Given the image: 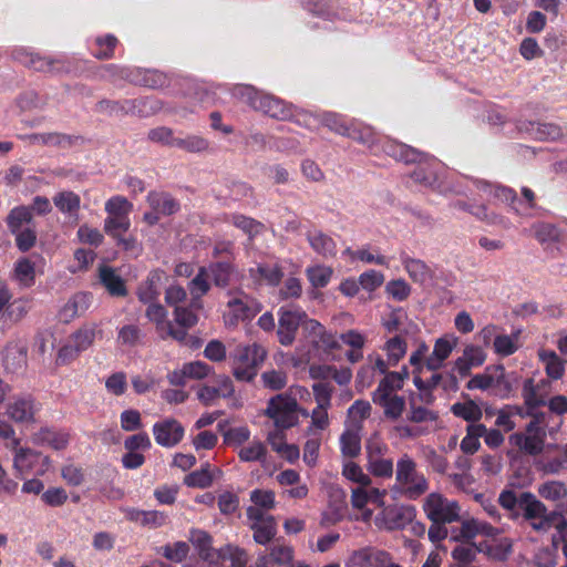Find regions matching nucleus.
Listing matches in <instances>:
<instances>
[{
    "label": "nucleus",
    "mask_w": 567,
    "mask_h": 567,
    "mask_svg": "<svg viewBox=\"0 0 567 567\" xmlns=\"http://www.w3.org/2000/svg\"><path fill=\"white\" fill-rule=\"evenodd\" d=\"M341 452L343 456L354 458L361 452V440L357 432L347 430L340 437Z\"/></svg>",
    "instance_id": "nucleus-43"
},
{
    "label": "nucleus",
    "mask_w": 567,
    "mask_h": 567,
    "mask_svg": "<svg viewBox=\"0 0 567 567\" xmlns=\"http://www.w3.org/2000/svg\"><path fill=\"white\" fill-rule=\"evenodd\" d=\"M227 307L231 310L236 322L254 318L261 309L259 302L255 301L243 291H237L236 296L228 300Z\"/></svg>",
    "instance_id": "nucleus-17"
},
{
    "label": "nucleus",
    "mask_w": 567,
    "mask_h": 567,
    "mask_svg": "<svg viewBox=\"0 0 567 567\" xmlns=\"http://www.w3.org/2000/svg\"><path fill=\"white\" fill-rule=\"evenodd\" d=\"M462 395L464 399H466L465 402L454 403L451 406L452 413L455 416L465 420L466 422H470V423L478 422L483 415L482 409L467 394H462Z\"/></svg>",
    "instance_id": "nucleus-30"
},
{
    "label": "nucleus",
    "mask_w": 567,
    "mask_h": 567,
    "mask_svg": "<svg viewBox=\"0 0 567 567\" xmlns=\"http://www.w3.org/2000/svg\"><path fill=\"white\" fill-rule=\"evenodd\" d=\"M233 94L255 111L272 118L288 121L295 116L290 104L271 94L258 91L251 85L238 84L233 89Z\"/></svg>",
    "instance_id": "nucleus-2"
},
{
    "label": "nucleus",
    "mask_w": 567,
    "mask_h": 567,
    "mask_svg": "<svg viewBox=\"0 0 567 567\" xmlns=\"http://www.w3.org/2000/svg\"><path fill=\"white\" fill-rule=\"evenodd\" d=\"M23 140L28 141L29 144H41L47 146H56V147H70L73 145L76 140L75 136L51 132V133H33L23 137Z\"/></svg>",
    "instance_id": "nucleus-23"
},
{
    "label": "nucleus",
    "mask_w": 567,
    "mask_h": 567,
    "mask_svg": "<svg viewBox=\"0 0 567 567\" xmlns=\"http://www.w3.org/2000/svg\"><path fill=\"white\" fill-rule=\"evenodd\" d=\"M117 39L112 34L97 37L95 39V45L97 47V50L93 53V55L99 60H107L113 58L114 49L117 45Z\"/></svg>",
    "instance_id": "nucleus-56"
},
{
    "label": "nucleus",
    "mask_w": 567,
    "mask_h": 567,
    "mask_svg": "<svg viewBox=\"0 0 567 567\" xmlns=\"http://www.w3.org/2000/svg\"><path fill=\"white\" fill-rule=\"evenodd\" d=\"M153 433L157 444L173 447L182 441L184 427L177 420L166 419L154 424Z\"/></svg>",
    "instance_id": "nucleus-14"
},
{
    "label": "nucleus",
    "mask_w": 567,
    "mask_h": 567,
    "mask_svg": "<svg viewBox=\"0 0 567 567\" xmlns=\"http://www.w3.org/2000/svg\"><path fill=\"white\" fill-rule=\"evenodd\" d=\"M145 316L155 323L158 334L164 331V328L169 322V320H166L167 312L165 308L159 303H150Z\"/></svg>",
    "instance_id": "nucleus-59"
},
{
    "label": "nucleus",
    "mask_w": 567,
    "mask_h": 567,
    "mask_svg": "<svg viewBox=\"0 0 567 567\" xmlns=\"http://www.w3.org/2000/svg\"><path fill=\"white\" fill-rule=\"evenodd\" d=\"M109 71H116L117 74L128 80L131 83L136 85H142L152 90H159L169 86L172 82V76L158 71V70H141L136 69L130 71L127 69H118L114 64H110L106 66Z\"/></svg>",
    "instance_id": "nucleus-9"
},
{
    "label": "nucleus",
    "mask_w": 567,
    "mask_h": 567,
    "mask_svg": "<svg viewBox=\"0 0 567 567\" xmlns=\"http://www.w3.org/2000/svg\"><path fill=\"white\" fill-rule=\"evenodd\" d=\"M396 482L409 499H416L429 489L427 480L416 471V463L406 454L398 461Z\"/></svg>",
    "instance_id": "nucleus-4"
},
{
    "label": "nucleus",
    "mask_w": 567,
    "mask_h": 567,
    "mask_svg": "<svg viewBox=\"0 0 567 567\" xmlns=\"http://www.w3.org/2000/svg\"><path fill=\"white\" fill-rule=\"evenodd\" d=\"M491 193L494 198L508 203L512 209L519 215L527 214L532 204V190L526 187L523 188V194L526 198L525 202L517 199L515 192L505 186H494Z\"/></svg>",
    "instance_id": "nucleus-19"
},
{
    "label": "nucleus",
    "mask_w": 567,
    "mask_h": 567,
    "mask_svg": "<svg viewBox=\"0 0 567 567\" xmlns=\"http://www.w3.org/2000/svg\"><path fill=\"white\" fill-rule=\"evenodd\" d=\"M130 518L144 526L159 527L165 524L167 516L158 511H132Z\"/></svg>",
    "instance_id": "nucleus-44"
},
{
    "label": "nucleus",
    "mask_w": 567,
    "mask_h": 567,
    "mask_svg": "<svg viewBox=\"0 0 567 567\" xmlns=\"http://www.w3.org/2000/svg\"><path fill=\"white\" fill-rule=\"evenodd\" d=\"M403 388L402 377L396 372H388L380 381L378 388L373 393L392 394L394 391Z\"/></svg>",
    "instance_id": "nucleus-62"
},
{
    "label": "nucleus",
    "mask_w": 567,
    "mask_h": 567,
    "mask_svg": "<svg viewBox=\"0 0 567 567\" xmlns=\"http://www.w3.org/2000/svg\"><path fill=\"white\" fill-rule=\"evenodd\" d=\"M423 509L432 523H453L460 520V506L455 502L447 501L440 493H431L426 496Z\"/></svg>",
    "instance_id": "nucleus-8"
},
{
    "label": "nucleus",
    "mask_w": 567,
    "mask_h": 567,
    "mask_svg": "<svg viewBox=\"0 0 567 567\" xmlns=\"http://www.w3.org/2000/svg\"><path fill=\"white\" fill-rule=\"evenodd\" d=\"M95 336V326H84L72 333L69 341L72 342L80 352H83L93 344Z\"/></svg>",
    "instance_id": "nucleus-40"
},
{
    "label": "nucleus",
    "mask_w": 567,
    "mask_h": 567,
    "mask_svg": "<svg viewBox=\"0 0 567 567\" xmlns=\"http://www.w3.org/2000/svg\"><path fill=\"white\" fill-rule=\"evenodd\" d=\"M130 100H109L102 99L95 104V112L107 116H125L131 115Z\"/></svg>",
    "instance_id": "nucleus-36"
},
{
    "label": "nucleus",
    "mask_w": 567,
    "mask_h": 567,
    "mask_svg": "<svg viewBox=\"0 0 567 567\" xmlns=\"http://www.w3.org/2000/svg\"><path fill=\"white\" fill-rule=\"evenodd\" d=\"M410 412L408 415V420L414 423H422L426 421H436L437 413L429 410L424 406H419L415 403V395L412 394L409 400Z\"/></svg>",
    "instance_id": "nucleus-54"
},
{
    "label": "nucleus",
    "mask_w": 567,
    "mask_h": 567,
    "mask_svg": "<svg viewBox=\"0 0 567 567\" xmlns=\"http://www.w3.org/2000/svg\"><path fill=\"white\" fill-rule=\"evenodd\" d=\"M54 206L62 213L70 216L76 215L80 210L81 198L72 190L56 193L53 198Z\"/></svg>",
    "instance_id": "nucleus-32"
},
{
    "label": "nucleus",
    "mask_w": 567,
    "mask_h": 567,
    "mask_svg": "<svg viewBox=\"0 0 567 567\" xmlns=\"http://www.w3.org/2000/svg\"><path fill=\"white\" fill-rule=\"evenodd\" d=\"M383 152L395 161L405 164L423 163L429 159V154L398 141L388 140L383 143Z\"/></svg>",
    "instance_id": "nucleus-15"
},
{
    "label": "nucleus",
    "mask_w": 567,
    "mask_h": 567,
    "mask_svg": "<svg viewBox=\"0 0 567 567\" xmlns=\"http://www.w3.org/2000/svg\"><path fill=\"white\" fill-rule=\"evenodd\" d=\"M372 401L383 408L384 415L391 420H398L405 409L404 398L396 394L372 393Z\"/></svg>",
    "instance_id": "nucleus-21"
},
{
    "label": "nucleus",
    "mask_w": 567,
    "mask_h": 567,
    "mask_svg": "<svg viewBox=\"0 0 567 567\" xmlns=\"http://www.w3.org/2000/svg\"><path fill=\"white\" fill-rule=\"evenodd\" d=\"M493 386L491 393L502 399L507 398L512 392V384L507 380L505 369L502 364L494 365Z\"/></svg>",
    "instance_id": "nucleus-45"
},
{
    "label": "nucleus",
    "mask_w": 567,
    "mask_h": 567,
    "mask_svg": "<svg viewBox=\"0 0 567 567\" xmlns=\"http://www.w3.org/2000/svg\"><path fill=\"white\" fill-rule=\"evenodd\" d=\"M208 278L209 275L206 267H200L197 275L189 282V290L194 300H199L209 291L210 285Z\"/></svg>",
    "instance_id": "nucleus-52"
},
{
    "label": "nucleus",
    "mask_w": 567,
    "mask_h": 567,
    "mask_svg": "<svg viewBox=\"0 0 567 567\" xmlns=\"http://www.w3.org/2000/svg\"><path fill=\"white\" fill-rule=\"evenodd\" d=\"M157 551L171 561L181 563L187 557L189 546L185 542H176L173 545L167 544L159 547Z\"/></svg>",
    "instance_id": "nucleus-53"
},
{
    "label": "nucleus",
    "mask_w": 567,
    "mask_h": 567,
    "mask_svg": "<svg viewBox=\"0 0 567 567\" xmlns=\"http://www.w3.org/2000/svg\"><path fill=\"white\" fill-rule=\"evenodd\" d=\"M130 227L131 220L128 215H107V217L104 219V231L112 238L118 237V235L127 233Z\"/></svg>",
    "instance_id": "nucleus-42"
},
{
    "label": "nucleus",
    "mask_w": 567,
    "mask_h": 567,
    "mask_svg": "<svg viewBox=\"0 0 567 567\" xmlns=\"http://www.w3.org/2000/svg\"><path fill=\"white\" fill-rule=\"evenodd\" d=\"M299 405L297 400L286 393L272 396L267 404L264 414L274 420L275 426L288 430L299 422Z\"/></svg>",
    "instance_id": "nucleus-5"
},
{
    "label": "nucleus",
    "mask_w": 567,
    "mask_h": 567,
    "mask_svg": "<svg viewBox=\"0 0 567 567\" xmlns=\"http://www.w3.org/2000/svg\"><path fill=\"white\" fill-rule=\"evenodd\" d=\"M206 270L216 287L226 288L230 284L235 267L230 260L212 262Z\"/></svg>",
    "instance_id": "nucleus-28"
},
{
    "label": "nucleus",
    "mask_w": 567,
    "mask_h": 567,
    "mask_svg": "<svg viewBox=\"0 0 567 567\" xmlns=\"http://www.w3.org/2000/svg\"><path fill=\"white\" fill-rule=\"evenodd\" d=\"M147 203L152 209L165 216L173 215L179 209L178 202L163 192H151L147 195Z\"/></svg>",
    "instance_id": "nucleus-26"
},
{
    "label": "nucleus",
    "mask_w": 567,
    "mask_h": 567,
    "mask_svg": "<svg viewBox=\"0 0 567 567\" xmlns=\"http://www.w3.org/2000/svg\"><path fill=\"white\" fill-rule=\"evenodd\" d=\"M368 471L373 476L389 478L393 475V462L384 457L368 461Z\"/></svg>",
    "instance_id": "nucleus-60"
},
{
    "label": "nucleus",
    "mask_w": 567,
    "mask_h": 567,
    "mask_svg": "<svg viewBox=\"0 0 567 567\" xmlns=\"http://www.w3.org/2000/svg\"><path fill=\"white\" fill-rule=\"evenodd\" d=\"M278 342L284 347L291 346L296 340L297 331L306 318V312L298 307L284 306L278 312Z\"/></svg>",
    "instance_id": "nucleus-7"
},
{
    "label": "nucleus",
    "mask_w": 567,
    "mask_h": 567,
    "mask_svg": "<svg viewBox=\"0 0 567 567\" xmlns=\"http://www.w3.org/2000/svg\"><path fill=\"white\" fill-rule=\"evenodd\" d=\"M14 59L23 65L38 72H60L62 71V61L50 56H42L38 53L18 50L14 52Z\"/></svg>",
    "instance_id": "nucleus-16"
},
{
    "label": "nucleus",
    "mask_w": 567,
    "mask_h": 567,
    "mask_svg": "<svg viewBox=\"0 0 567 567\" xmlns=\"http://www.w3.org/2000/svg\"><path fill=\"white\" fill-rule=\"evenodd\" d=\"M16 277L17 279L24 286L30 287L34 284V264L31 262L29 259L23 258L20 259L16 264L14 268Z\"/></svg>",
    "instance_id": "nucleus-58"
},
{
    "label": "nucleus",
    "mask_w": 567,
    "mask_h": 567,
    "mask_svg": "<svg viewBox=\"0 0 567 567\" xmlns=\"http://www.w3.org/2000/svg\"><path fill=\"white\" fill-rule=\"evenodd\" d=\"M526 435L514 433L509 436L508 451L511 457L512 476L505 489L498 496L499 505L507 511L513 519L519 517L532 519V421L525 425Z\"/></svg>",
    "instance_id": "nucleus-1"
},
{
    "label": "nucleus",
    "mask_w": 567,
    "mask_h": 567,
    "mask_svg": "<svg viewBox=\"0 0 567 567\" xmlns=\"http://www.w3.org/2000/svg\"><path fill=\"white\" fill-rule=\"evenodd\" d=\"M33 218L31 208L24 205L14 207L8 214L6 221L11 233H18L23 224H30Z\"/></svg>",
    "instance_id": "nucleus-39"
},
{
    "label": "nucleus",
    "mask_w": 567,
    "mask_h": 567,
    "mask_svg": "<svg viewBox=\"0 0 567 567\" xmlns=\"http://www.w3.org/2000/svg\"><path fill=\"white\" fill-rule=\"evenodd\" d=\"M37 411L35 401L31 395L17 398L7 406L8 416L17 423H33Z\"/></svg>",
    "instance_id": "nucleus-18"
},
{
    "label": "nucleus",
    "mask_w": 567,
    "mask_h": 567,
    "mask_svg": "<svg viewBox=\"0 0 567 567\" xmlns=\"http://www.w3.org/2000/svg\"><path fill=\"white\" fill-rule=\"evenodd\" d=\"M492 368H494V365L487 367L485 369L484 373H480V374L474 375L467 382L466 388L468 390L478 389V390H482V391H486V390L492 391L493 378H494V370H492Z\"/></svg>",
    "instance_id": "nucleus-61"
},
{
    "label": "nucleus",
    "mask_w": 567,
    "mask_h": 567,
    "mask_svg": "<svg viewBox=\"0 0 567 567\" xmlns=\"http://www.w3.org/2000/svg\"><path fill=\"white\" fill-rule=\"evenodd\" d=\"M563 137V128L554 123H537L534 130V140L538 141H557Z\"/></svg>",
    "instance_id": "nucleus-57"
},
{
    "label": "nucleus",
    "mask_w": 567,
    "mask_h": 567,
    "mask_svg": "<svg viewBox=\"0 0 567 567\" xmlns=\"http://www.w3.org/2000/svg\"><path fill=\"white\" fill-rule=\"evenodd\" d=\"M217 559H229L231 567H246L248 555L243 548L227 545L217 550Z\"/></svg>",
    "instance_id": "nucleus-49"
},
{
    "label": "nucleus",
    "mask_w": 567,
    "mask_h": 567,
    "mask_svg": "<svg viewBox=\"0 0 567 567\" xmlns=\"http://www.w3.org/2000/svg\"><path fill=\"white\" fill-rule=\"evenodd\" d=\"M142 337V331L136 324H126L118 330L117 341L123 346L135 347Z\"/></svg>",
    "instance_id": "nucleus-64"
},
{
    "label": "nucleus",
    "mask_w": 567,
    "mask_h": 567,
    "mask_svg": "<svg viewBox=\"0 0 567 567\" xmlns=\"http://www.w3.org/2000/svg\"><path fill=\"white\" fill-rule=\"evenodd\" d=\"M17 105L22 112H31L43 109L47 105V99L35 91L29 90L18 96Z\"/></svg>",
    "instance_id": "nucleus-46"
},
{
    "label": "nucleus",
    "mask_w": 567,
    "mask_h": 567,
    "mask_svg": "<svg viewBox=\"0 0 567 567\" xmlns=\"http://www.w3.org/2000/svg\"><path fill=\"white\" fill-rule=\"evenodd\" d=\"M231 223L235 227L247 234L249 238H254L265 230V225L262 223L239 214L231 216Z\"/></svg>",
    "instance_id": "nucleus-50"
},
{
    "label": "nucleus",
    "mask_w": 567,
    "mask_h": 567,
    "mask_svg": "<svg viewBox=\"0 0 567 567\" xmlns=\"http://www.w3.org/2000/svg\"><path fill=\"white\" fill-rule=\"evenodd\" d=\"M188 540L197 549L198 556L203 560L213 563L217 558V550L213 548V537L206 530L192 528Z\"/></svg>",
    "instance_id": "nucleus-20"
},
{
    "label": "nucleus",
    "mask_w": 567,
    "mask_h": 567,
    "mask_svg": "<svg viewBox=\"0 0 567 567\" xmlns=\"http://www.w3.org/2000/svg\"><path fill=\"white\" fill-rule=\"evenodd\" d=\"M32 442L37 445H49L54 450H63L69 443V434L42 427L32 435Z\"/></svg>",
    "instance_id": "nucleus-24"
},
{
    "label": "nucleus",
    "mask_w": 567,
    "mask_h": 567,
    "mask_svg": "<svg viewBox=\"0 0 567 567\" xmlns=\"http://www.w3.org/2000/svg\"><path fill=\"white\" fill-rule=\"evenodd\" d=\"M417 164L419 166L411 173V178L426 188H431L439 193H445L446 188L443 186V182L437 171L441 166L440 162L429 155L427 161Z\"/></svg>",
    "instance_id": "nucleus-12"
},
{
    "label": "nucleus",
    "mask_w": 567,
    "mask_h": 567,
    "mask_svg": "<svg viewBox=\"0 0 567 567\" xmlns=\"http://www.w3.org/2000/svg\"><path fill=\"white\" fill-rule=\"evenodd\" d=\"M385 350L388 352L389 364L395 367L406 353V342L402 337L395 336L385 343Z\"/></svg>",
    "instance_id": "nucleus-55"
},
{
    "label": "nucleus",
    "mask_w": 567,
    "mask_h": 567,
    "mask_svg": "<svg viewBox=\"0 0 567 567\" xmlns=\"http://www.w3.org/2000/svg\"><path fill=\"white\" fill-rule=\"evenodd\" d=\"M545 505L534 497V530L545 529L550 526H555L557 532L560 534L564 546L563 551L567 558V522L563 515L551 513L548 517L545 516Z\"/></svg>",
    "instance_id": "nucleus-13"
},
{
    "label": "nucleus",
    "mask_w": 567,
    "mask_h": 567,
    "mask_svg": "<svg viewBox=\"0 0 567 567\" xmlns=\"http://www.w3.org/2000/svg\"><path fill=\"white\" fill-rule=\"evenodd\" d=\"M307 239L310 247L322 257H333L337 252L336 241L321 230L309 231Z\"/></svg>",
    "instance_id": "nucleus-25"
},
{
    "label": "nucleus",
    "mask_w": 567,
    "mask_h": 567,
    "mask_svg": "<svg viewBox=\"0 0 567 567\" xmlns=\"http://www.w3.org/2000/svg\"><path fill=\"white\" fill-rule=\"evenodd\" d=\"M133 205L123 196H113L105 203L107 215H128Z\"/></svg>",
    "instance_id": "nucleus-63"
},
{
    "label": "nucleus",
    "mask_w": 567,
    "mask_h": 567,
    "mask_svg": "<svg viewBox=\"0 0 567 567\" xmlns=\"http://www.w3.org/2000/svg\"><path fill=\"white\" fill-rule=\"evenodd\" d=\"M20 441L14 439L12 449L14 450L13 466L19 475L24 476L34 474L37 476L44 475L50 467V458L41 452L29 447H19Z\"/></svg>",
    "instance_id": "nucleus-6"
},
{
    "label": "nucleus",
    "mask_w": 567,
    "mask_h": 567,
    "mask_svg": "<svg viewBox=\"0 0 567 567\" xmlns=\"http://www.w3.org/2000/svg\"><path fill=\"white\" fill-rule=\"evenodd\" d=\"M267 456V447L260 441H252L248 446L240 449L238 457L243 462H260L265 463Z\"/></svg>",
    "instance_id": "nucleus-47"
},
{
    "label": "nucleus",
    "mask_w": 567,
    "mask_h": 567,
    "mask_svg": "<svg viewBox=\"0 0 567 567\" xmlns=\"http://www.w3.org/2000/svg\"><path fill=\"white\" fill-rule=\"evenodd\" d=\"M175 147L184 150L189 153H200L209 150V141L199 135H187L185 137H177L173 142Z\"/></svg>",
    "instance_id": "nucleus-41"
},
{
    "label": "nucleus",
    "mask_w": 567,
    "mask_h": 567,
    "mask_svg": "<svg viewBox=\"0 0 567 567\" xmlns=\"http://www.w3.org/2000/svg\"><path fill=\"white\" fill-rule=\"evenodd\" d=\"M267 358V350L257 343L237 346L233 352V374L238 381L250 382Z\"/></svg>",
    "instance_id": "nucleus-3"
},
{
    "label": "nucleus",
    "mask_w": 567,
    "mask_h": 567,
    "mask_svg": "<svg viewBox=\"0 0 567 567\" xmlns=\"http://www.w3.org/2000/svg\"><path fill=\"white\" fill-rule=\"evenodd\" d=\"M90 303V296L87 293L74 295L62 308L61 317L64 320H70L74 317L81 316L87 309Z\"/></svg>",
    "instance_id": "nucleus-38"
},
{
    "label": "nucleus",
    "mask_w": 567,
    "mask_h": 567,
    "mask_svg": "<svg viewBox=\"0 0 567 567\" xmlns=\"http://www.w3.org/2000/svg\"><path fill=\"white\" fill-rule=\"evenodd\" d=\"M535 236L537 240L545 246V249H549L550 251L558 249V243L561 240V234L550 224H539L536 228Z\"/></svg>",
    "instance_id": "nucleus-37"
},
{
    "label": "nucleus",
    "mask_w": 567,
    "mask_h": 567,
    "mask_svg": "<svg viewBox=\"0 0 567 567\" xmlns=\"http://www.w3.org/2000/svg\"><path fill=\"white\" fill-rule=\"evenodd\" d=\"M416 516L413 505H391L382 509L375 517V525L386 530H401Z\"/></svg>",
    "instance_id": "nucleus-10"
},
{
    "label": "nucleus",
    "mask_w": 567,
    "mask_h": 567,
    "mask_svg": "<svg viewBox=\"0 0 567 567\" xmlns=\"http://www.w3.org/2000/svg\"><path fill=\"white\" fill-rule=\"evenodd\" d=\"M185 485L189 487H198V488H207L213 483V475L209 471V464L206 463L198 471H194L185 476L184 478Z\"/></svg>",
    "instance_id": "nucleus-51"
},
{
    "label": "nucleus",
    "mask_w": 567,
    "mask_h": 567,
    "mask_svg": "<svg viewBox=\"0 0 567 567\" xmlns=\"http://www.w3.org/2000/svg\"><path fill=\"white\" fill-rule=\"evenodd\" d=\"M523 395L525 400V409L518 405H505L497 412V419L495 424L498 427H503L504 431H512L516 424L513 421L514 416H530L532 415V379L524 381Z\"/></svg>",
    "instance_id": "nucleus-11"
},
{
    "label": "nucleus",
    "mask_w": 567,
    "mask_h": 567,
    "mask_svg": "<svg viewBox=\"0 0 567 567\" xmlns=\"http://www.w3.org/2000/svg\"><path fill=\"white\" fill-rule=\"evenodd\" d=\"M126 104L130 105L131 115H137L140 117L154 115L163 107L161 100L148 96L132 99L130 103Z\"/></svg>",
    "instance_id": "nucleus-29"
},
{
    "label": "nucleus",
    "mask_w": 567,
    "mask_h": 567,
    "mask_svg": "<svg viewBox=\"0 0 567 567\" xmlns=\"http://www.w3.org/2000/svg\"><path fill=\"white\" fill-rule=\"evenodd\" d=\"M254 532V540L257 544L266 545L271 542L277 534V523L274 516L268 515L264 522H255L250 524Z\"/></svg>",
    "instance_id": "nucleus-31"
},
{
    "label": "nucleus",
    "mask_w": 567,
    "mask_h": 567,
    "mask_svg": "<svg viewBox=\"0 0 567 567\" xmlns=\"http://www.w3.org/2000/svg\"><path fill=\"white\" fill-rule=\"evenodd\" d=\"M402 264L410 278L416 284L424 285L433 277L430 267L421 259L402 257Z\"/></svg>",
    "instance_id": "nucleus-27"
},
{
    "label": "nucleus",
    "mask_w": 567,
    "mask_h": 567,
    "mask_svg": "<svg viewBox=\"0 0 567 567\" xmlns=\"http://www.w3.org/2000/svg\"><path fill=\"white\" fill-rule=\"evenodd\" d=\"M250 277L258 282H266L270 286H277L284 274L278 266L258 265L249 270Z\"/></svg>",
    "instance_id": "nucleus-35"
},
{
    "label": "nucleus",
    "mask_w": 567,
    "mask_h": 567,
    "mask_svg": "<svg viewBox=\"0 0 567 567\" xmlns=\"http://www.w3.org/2000/svg\"><path fill=\"white\" fill-rule=\"evenodd\" d=\"M540 361L545 365L546 373L549 378L558 380L564 375L565 361L561 360L556 352L539 350L538 352Z\"/></svg>",
    "instance_id": "nucleus-34"
},
{
    "label": "nucleus",
    "mask_w": 567,
    "mask_h": 567,
    "mask_svg": "<svg viewBox=\"0 0 567 567\" xmlns=\"http://www.w3.org/2000/svg\"><path fill=\"white\" fill-rule=\"evenodd\" d=\"M320 123L342 136H347L351 126V121L348 122L344 116L331 112L323 113Z\"/></svg>",
    "instance_id": "nucleus-48"
},
{
    "label": "nucleus",
    "mask_w": 567,
    "mask_h": 567,
    "mask_svg": "<svg viewBox=\"0 0 567 567\" xmlns=\"http://www.w3.org/2000/svg\"><path fill=\"white\" fill-rule=\"evenodd\" d=\"M347 137H350L358 143L367 146L368 148H372L377 142L378 137L374 130L365 124H362L357 121H351L350 130L347 134Z\"/></svg>",
    "instance_id": "nucleus-33"
},
{
    "label": "nucleus",
    "mask_w": 567,
    "mask_h": 567,
    "mask_svg": "<svg viewBox=\"0 0 567 567\" xmlns=\"http://www.w3.org/2000/svg\"><path fill=\"white\" fill-rule=\"evenodd\" d=\"M99 278L102 286L113 297H125L127 289L125 281L110 266H101L99 269Z\"/></svg>",
    "instance_id": "nucleus-22"
}]
</instances>
